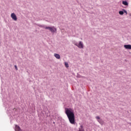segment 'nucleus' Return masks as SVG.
Instances as JSON below:
<instances>
[{"mask_svg":"<svg viewBox=\"0 0 131 131\" xmlns=\"http://www.w3.org/2000/svg\"><path fill=\"white\" fill-rule=\"evenodd\" d=\"M78 48H79V49H83V43H82L81 41H79Z\"/></svg>","mask_w":131,"mask_h":131,"instance_id":"obj_5","label":"nucleus"},{"mask_svg":"<svg viewBox=\"0 0 131 131\" xmlns=\"http://www.w3.org/2000/svg\"><path fill=\"white\" fill-rule=\"evenodd\" d=\"M14 68H15V69H16V70H18V68L17 67V66L15 65Z\"/></svg>","mask_w":131,"mask_h":131,"instance_id":"obj_16","label":"nucleus"},{"mask_svg":"<svg viewBox=\"0 0 131 131\" xmlns=\"http://www.w3.org/2000/svg\"><path fill=\"white\" fill-rule=\"evenodd\" d=\"M21 128L20 127V126H19V125H15V131H21Z\"/></svg>","mask_w":131,"mask_h":131,"instance_id":"obj_7","label":"nucleus"},{"mask_svg":"<svg viewBox=\"0 0 131 131\" xmlns=\"http://www.w3.org/2000/svg\"><path fill=\"white\" fill-rule=\"evenodd\" d=\"M122 11H123L124 14V13H125V14H126V15H127V11H126V10H125V9H122Z\"/></svg>","mask_w":131,"mask_h":131,"instance_id":"obj_12","label":"nucleus"},{"mask_svg":"<svg viewBox=\"0 0 131 131\" xmlns=\"http://www.w3.org/2000/svg\"><path fill=\"white\" fill-rule=\"evenodd\" d=\"M65 113L71 124H75V115L74 110L71 108H65Z\"/></svg>","mask_w":131,"mask_h":131,"instance_id":"obj_1","label":"nucleus"},{"mask_svg":"<svg viewBox=\"0 0 131 131\" xmlns=\"http://www.w3.org/2000/svg\"><path fill=\"white\" fill-rule=\"evenodd\" d=\"M98 121L100 124H103V120L101 119H99V120H98Z\"/></svg>","mask_w":131,"mask_h":131,"instance_id":"obj_11","label":"nucleus"},{"mask_svg":"<svg viewBox=\"0 0 131 131\" xmlns=\"http://www.w3.org/2000/svg\"><path fill=\"white\" fill-rule=\"evenodd\" d=\"M54 57H55L56 59H60V58H61V56H60V55L57 53L54 54Z\"/></svg>","mask_w":131,"mask_h":131,"instance_id":"obj_10","label":"nucleus"},{"mask_svg":"<svg viewBox=\"0 0 131 131\" xmlns=\"http://www.w3.org/2000/svg\"><path fill=\"white\" fill-rule=\"evenodd\" d=\"M45 29H49V30H50V31H51V32H52L53 33L56 32V31H57V29L56 28H55V27H45Z\"/></svg>","mask_w":131,"mask_h":131,"instance_id":"obj_3","label":"nucleus"},{"mask_svg":"<svg viewBox=\"0 0 131 131\" xmlns=\"http://www.w3.org/2000/svg\"><path fill=\"white\" fill-rule=\"evenodd\" d=\"M96 119H97V120H99L101 119V118H100L99 116H96Z\"/></svg>","mask_w":131,"mask_h":131,"instance_id":"obj_15","label":"nucleus"},{"mask_svg":"<svg viewBox=\"0 0 131 131\" xmlns=\"http://www.w3.org/2000/svg\"><path fill=\"white\" fill-rule=\"evenodd\" d=\"M119 15H123V10H122V11H119Z\"/></svg>","mask_w":131,"mask_h":131,"instance_id":"obj_13","label":"nucleus"},{"mask_svg":"<svg viewBox=\"0 0 131 131\" xmlns=\"http://www.w3.org/2000/svg\"><path fill=\"white\" fill-rule=\"evenodd\" d=\"M122 5H124V6H128V3L126 1H122Z\"/></svg>","mask_w":131,"mask_h":131,"instance_id":"obj_9","label":"nucleus"},{"mask_svg":"<svg viewBox=\"0 0 131 131\" xmlns=\"http://www.w3.org/2000/svg\"><path fill=\"white\" fill-rule=\"evenodd\" d=\"M40 27H42V26H40Z\"/></svg>","mask_w":131,"mask_h":131,"instance_id":"obj_18","label":"nucleus"},{"mask_svg":"<svg viewBox=\"0 0 131 131\" xmlns=\"http://www.w3.org/2000/svg\"><path fill=\"white\" fill-rule=\"evenodd\" d=\"M64 65L67 68H68V67H69V65L68 64V62H65Z\"/></svg>","mask_w":131,"mask_h":131,"instance_id":"obj_14","label":"nucleus"},{"mask_svg":"<svg viewBox=\"0 0 131 131\" xmlns=\"http://www.w3.org/2000/svg\"><path fill=\"white\" fill-rule=\"evenodd\" d=\"M11 17L14 21H17V16L14 13H11Z\"/></svg>","mask_w":131,"mask_h":131,"instance_id":"obj_4","label":"nucleus"},{"mask_svg":"<svg viewBox=\"0 0 131 131\" xmlns=\"http://www.w3.org/2000/svg\"><path fill=\"white\" fill-rule=\"evenodd\" d=\"M78 131H84V128H83V126L81 125L80 127L78 128Z\"/></svg>","mask_w":131,"mask_h":131,"instance_id":"obj_8","label":"nucleus"},{"mask_svg":"<svg viewBox=\"0 0 131 131\" xmlns=\"http://www.w3.org/2000/svg\"><path fill=\"white\" fill-rule=\"evenodd\" d=\"M75 46H76V47H78V43L77 42L75 43Z\"/></svg>","mask_w":131,"mask_h":131,"instance_id":"obj_17","label":"nucleus"},{"mask_svg":"<svg viewBox=\"0 0 131 131\" xmlns=\"http://www.w3.org/2000/svg\"><path fill=\"white\" fill-rule=\"evenodd\" d=\"M124 48L127 50H131V45H125Z\"/></svg>","mask_w":131,"mask_h":131,"instance_id":"obj_6","label":"nucleus"},{"mask_svg":"<svg viewBox=\"0 0 131 131\" xmlns=\"http://www.w3.org/2000/svg\"><path fill=\"white\" fill-rule=\"evenodd\" d=\"M3 101L5 108H8V109H7V111L9 114V115L11 116H12V115H14V113H15V112L16 111V108H11L10 102H9L7 99L4 98L3 99Z\"/></svg>","mask_w":131,"mask_h":131,"instance_id":"obj_2","label":"nucleus"}]
</instances>
